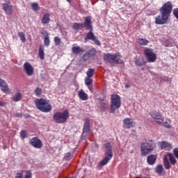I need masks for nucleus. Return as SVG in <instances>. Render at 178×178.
I'll list each match as a JSON object with an SVG mask.
<instances>
[{
    "instance_id": "obj_22",
    "label": "nucleus",
    "mask_w": 178,
    "mask_h": 178,
    "mask_svg": "<svg viewBox=\"0 0 178 178\" xmlns=\"http://www.w3.org/2000/svg\"><path fill=\"white\" fill-rule=\"evenodd\" d=\"M137 42L138 44H139V45H142V47H145V45H148V44L149 43V41H148V40L145 38H139L137 40Z\"/></svg>"
},
{
    "instance_id": "obj_39",
    "label": "nucleus",
    "mask_w": 178,
    "mask_h": 178,
    "mask_svg": "<svg viewBox=\"0 0 178 178\" xmlns=\"http://www.w3.org/2000/svg\"><path fill=\"white\" fill-rule=\"evenodd\" d=\"M42 92V90H41V88H37L35 90V95H37L38 97L41 95V92Z\"/></svg>"
},
{
    "instance_id": "obj_3",
    "label": "nucleus",
    "mask_w": 178,
    "mask_h": 178,
    "mask_svg": "<svg viewBox=\"0 0 178 178\" xmlns=\"http://www.w3.org/2000/svg\"><path fill=\"white\" fill-rule=\"evenodd\" d=\"M104 146L106 148L105 156L98 165L99 169H101L102 166L107 165V163L111 161V159H112V157L113 156V153L112 152V146L111 145V143H105Z\"/></svg>"
},
{
    "instance_id": "obj_35",
    "label": "nucleus",
    "mask_w": 178,
    "mask_h": 178,
    "mask_svg": "<svg viewBox=\"0 0 178 178\" xmlns=\"http://www.w3.org/2000/svg\"><path fill=\"white\" fill-rule=\"evenodd\" d=\"M44 44L46 47H49L50 40L48 35H45L44 38Z\"/></svg>"
},
{
    "instance_id": "obj_9",
    "label": "nucleus",
    "mask_w": 178,
    "mask_h": 178,
    "mask_svg": "<svg viewBox=\"0 0 178 178\" xmlns=\"http://www.w3.org/2000/svg\"><path fill=\"white\" fill-rule=\"evenodd\" d=\"M144 54L147 62L149 63H154L156 60V54L154 53L152 49H146L144 50Z\"/></svg>"
},
{
    "instance_id": "obj_8",
    "label": "nucleus",
    "mask_w": 178,
    "mask_h": 178,
    "mask_svg": "<svg viewBox=\"0 0 178 178\" xmlns=\"http://www.w3.org/2000/svg\"><path fill=\"white\" fill-rule=\"evenodd\" d=\"M150 116L152 119L154 120V122L157 123V124H163L165 120V118L162 115L161 111H152L150 113Z\"/></svg>"
},
{
    "instance_id": "obj_24",
    "label": "nucleus",
    "mask_w": 178,
    "mask_h": 178,
    "mask_svg": "<svg viewBox=\"0 0 178 178\" xmlns=\"http://www.w3.org/2000/svg\"><path fill=\"white\" fill-rule=\"evenodd\" d=\"M50 20H51V18L49 17V13H46V14L43 15V17L42 18V24H48V23H49Z\"/></svg>"
},
{
    "instance_id": "obj_16",
    "label": "nucleus",
    "mask_w": 178,
    "mask_h": 178,
    "mask_svg": "<svg viewBox=\"0 0 178 178\" xmlns=\"http://www.w3.org/2000/svg\"><path fill=\"white\" fill-rule=\"evenodd\" d=\"M2 6L6 15H12L13 13V6L10 5V3H4Z\"/></svg>"
},
{
    "instance_id": "obj_38",
    "label": "nucleus",
    "mask_w": 178,
    "mask_h": 178,
    "mask_svg": "<svg viewBox=\"0 0 178 178\" xmlns=\"http://www.w3.org/2000/svg\"><path fill=\"white\" fill-rule=\"evenodd\" d=\"M85 83L86 86H91L92 84V79L90 77H86L85 79Z\"/></svg>"
},
{
    "instance_id": "obj_27",
    "label": "nucleus",
    "mask_w": 178,
    "mask_h": 178,
    "mask_svg": "<svg viewBox=\"0 0 178 178\" xmlns=\"http://www.w3.org/2000/svg\"><path fill=\"white\" fill-rule=\"evenodd\" d=\"M156 172L159 176H163V175H165V171H163V167H162L161 165H158L156 168Z\"/></svg>"
},
{
    "instance_id": "obj_18",
    "label": "nucleus",
    "mask_w": 178,
    "mask_h": 178,
    "mask_svg": "<svg viewBox=\"0 0 178 178\" xmlns=\"http://www.w3.org/2000/svg\"><path fill=\"white\" fill-rule=\"evenodd\" d=\"M123 127H124V129H131L134 127V122L130 118H125L123 120Z\"/></svg>"
},
{
    "instance_id": "obj_44",
    "label": "nucleus",
    "mask_w": 178,
    "mask_h": 178,
    "mask_svg": "<svg viewBox=\"0 0 178 178\" xmlns=\"http://www.w3.org/2000/svg\"><path fill=\"white\" fill-rule=\"evenodd\" d=\"M173 154H174L175 158H177V159H178V147H175L173 149Z\"/></svg>"
},
{
    "instance_id": "obj_45",
    "label": "nucleus",
    "mask_w": 178,
    "mask_h": 178,
    "mask_svg": "<svg viewBox=\"0 0 178 178\" xmlns=\"http://www.w3.org/2000/svg\"><path fill=\"white\" fill-rule=\"evenodd\" d=\"M173 15L176 19L178 20V8H175L173 10Z\"/></svg>"
},
{
    "instance_id": "obj_4",
    "label": "nucleus",
    "mask_w": 178,
    "mask_h": 178,
    "mask_svg": "<svg viewBox=\"0 0 178 178\" xmlns=\"http://www.w3.org/2000/svg\"><path fill=\"white\" fill-rule=\"evenodd\" d=\"M111 99L110 113H115V111H116V109H119L122 106L120 96L118 95H111Z\"/></svg>"
},
{
    "instance_id": "obj_46",
    "label": "nucleus",
    "mask_w": 178,
    "mask_h": 178,
    "mask_svg": "<svg viewBox=\"0 0 178 178\" xmlns=\"http://www.w3.org/2000/svg\"><path fill=\"white\" fill-rule=\"evenodd\" d=\"M15 178H23V171L17 172L15 175Z\"/></svg>"
},
{
    "instance_id": "obj_32",
    "label": "nucleus",
    "mask_w": 178,
    "mask_h": 178,
    "mask_svg": "<svg viewBox=\"0 0 178 178\" xmlns=\"http://www.w3.org/2000/svg\"><path fill=\"white\" fill-rule=\"evenodd\" d=\"M72 29H74V30H76V31H79V30L83 29V24H79L77 22H75L72 25Z\"/></svg>"
},
{
    "instance_id": "obj_17",
    "label": "nucleus",
    "mask_w": 178,
    "mask_h": 178,
    "mask_svg": "<svg viewBox=\"0 0 178 178\" xmlns=\"http://www.w3.org/2000/svg\"><path fill=\"white\" fill-rule=\"evenodd\" d=\"M91 129H90V120L86 119L85 120V123L83 124V136H86L88 134H90V131Z\"/></svg>"
},
{
    "instance_id": "obj_50",
    "label": "nucleus",
    "mask_w": 178,
    "mask_h": 178,
    "mask_svg": "<svg viewBox=\"0 0 178 178\" xmlns=\"http://www.w3.org/2000/svg\"><path fill=\"white\" fill-rule=\"evenodd\" d=\"M88 90H90V92H92V86H90H90H88Z\"/></svg>"
},
{
    "instance_id": "obj_21",
    "label": "nucleus",
    "mask_w": 178,
    "mask_h": 178,
    "mask_svg": "<svg viewBox=\"0 0 178 178\" xmlns=\"http://www.w3.org/2000/svg\"><path fill=\"white\" fill-rule=\"evenodd\" d=\"M165 156H167V159L169 161L170 159V162L171 163V165H175L176 164V158H175V156H173V154L172 153H169L166 155H165Z\"/></svg>"
},
{
    "instance_id": "obj_33",
    "label": "nucleus",
    "mask_w": 178,
    "mask_h": 178,
    "mask_svg": "<svg viewBox=\"0 0 178 178\" xmlns=\"http://www.w3.org/2000/svg\"><path fill=\"white\" fill-rule=\"evenodd\" d=\"M31 5L33 10H34L35 12H38V10H40V6H38V3H31Z\"/></svg>"
},
{
    "instance_id": "obj_13",
    "label": "nucleus",
    "mask_w": 178,
    "mask_h": 178,
    "mask_svg": "<svg viewBox=\"0 0 178 178\" xmlns=\"http://www.w3.org/2000/svg\"><path fill=\"white\" fill-rule=\"evenodd\" d=\"M168 19H169V17L161 14V15H158L155 18V24H166L168 23Z\"/></svg>"
},
{
    "instance_id": "obj_15",
    "label": "nucleus",
    "mask_w": 178,
    "mask_h": 178,
    "mask_svg": "<svg viewBox=\"0 0 178 178\" xmlns=\"http://www.w3.org/2000/svg\"><path fill=\"white\" fill-rule=\"evenodd\" d=\"M0 88L1 91L5 94H10V89H9V86H8V83L3 81V79H0Z\"/></svg>"
},
{
    "instance_id": "obj_23",
    "label": "nucleus",
    "mask_w": 178,
    "mask_h": 178,
    "mask_svg": "<svg viewBox=\"0 0 178 178\" xmlns=\"http://www.w3.org/2000/svg\"><path fill=\"white\" fill-rule=\"evenodd\" d=\"M78 95L82 101H87L88 99V95L84 92V90H80Z\"/></svg>"
},
{
    "instance_id": "obj_14",
    "label": "nucleus",
    "mask_w": 178,
    "mask_h": 178,
    "mask_svg": "<svg viewBox=\"0 0 178 178\" xmlns=\"http://www.w3.org/2000/svg\"><path fill=\"white\" fill-rule=\"evenodd\" d=\"M158 145L161 149H165V151H170L173 147L168 141H160L158 142Z\"/></svg>"
},
{
    "instance_id": "obj_51",
    "label": "nucleus",
    "mask_w": 178,
    "mask_h": 178,
    "mask_svg": "<svg viewBox=\"0 0 178 178\" xmlns=\"http://www.w3.org/2000/svg\"><path fill=\"white\" fill-rule=\"evenodd\" d=\"M3 105H5V102H0V106H3Z\"/></svg>"
},
{
    "instance_id": "obj_29",
    "label": "nucleus",
    "mask_w": 178,
    "mask_h": 178,
    "mask_svg": "<svg viewBox=\"0 0 178 178\" xmlns=\"http://www.w3.org/2000/svg\"><path fill=\"white\" fill-rule=\"evenodd\" d=\"M135 63L137 65V66H143L147 63V61H145L143 58H136Z\"/></svg>"
},
{
    "instance_id": "obj_37",
    "label": "nucleus",
    "mask_w": 178,
    "mask_h": 178,
    "mask_svg": "<svg viewBox=\"0 0 178 178\" xmlns=\"http://www.w3.org/2000/svg\"><path fill=\"white\" fill-rule=\"evenodd\" d=\"M54 43L56 46L60 45L62 43V40H60L59 37L56 36L54 38Z\"/></svg>"
},
{
    "instance_id": "obj_28",
    "label": "nucleus",
    "mask_w": 178,
    "mask_h": 178,
    "mask_svg": "<svg viewBox=\"0 0 178 178\" xmlns=\"http://www.w3.org/2000/svg\"><path fill=\"white\" fill-rule=\"evenodd\" d=\"M44 46L40 45L39 48V58L42 60H44V58L45 57V54L44 53Z\"/></svg>"
},
{
    "instance_id": "obj_31",
    "label": "nucleus",
    "mask_w": 178,
    "mask_h": 178,
    "mask_svg": "<svg viewBox=\"0 0 178 178\" xmlns=\"http://www.w3.org/2000/svg\"><path fill=\"white\" fill-rule=\"evenodd\" d=\"M163 163L165 169H170V163L168 159V156H164Z\"/></svg>"
},
{
    "instance_id": "obj_19",
    "label": "nucleus",
    "mask_w": 178,
    "mask_h": 178,
    "mask_svg": "<svg viewBox=\"0 0 178 178\" xmlns=\"http://www.w3.org/2000/svg\"><path fill=\"white\" fill-rule=\"evenodd\" d=\"M83 25V29L86 28L87 30H92V25H91V17L88 16L85 18V22Z\"/></svg>"
},
{
    "instance_id": "obj_1",
    "label": "nucleus",
    "mask_w": 178,
    "mask_h": 178,
    "mask_svg": "<svg viewBox=\"0 0 178 178\" xmlns=\"http://www.w3.org/2000/svg\"><path fill=\"white\" fill-rule=\"evenodd\" d=\"M156 144L154 140H149L147 142L143 143L140 145V152L142 156H147L155 149Z\"/></svg>"
},
{
    "instance_id": "obj_52",
    "label": "nucleus",
    "mask_w": 178,
    "mask_h": 178,
    "mask_svg": "<svg viewBox=\"0 0 178 178\" xmlns=\"http://www.w3.org/2000/svg\"><path fill=\"white\" fill-rule=\"evenodd\" d=\"M129 87H130V86L129 85V83H126V84H125V88H129Z\"/></svg>"
},
{
    "instance_id": "obj_34",
    "label": "nucleus",
    "mask_w": 178,
    "mask_h": 178,
    "mask_svg": "<svg viewBox=\"0 0 178 178\" xmlns=\"http://www.w3.org/2000/svg\"><path fill=\"white\" fill-rule=\"evenodd\" d=\"M18 35L22 42H26V36L23 32H19Z\"/></svg>"
},
{
    "instance_id": "obj_6",
    "label": "nucleus",
    "mask_w": 178,
    "mask_h": 178,
    "mask_svg": "<svg viewBox=\"0 0 178 178\" xmlns=\"http://www.w3.org/2000/svg\"><path fill=\"white\" fill-rule=\"evenodd\" d=\"M120 58H122V56H120L118 53L115 54H105L104 56V59L106 60V62L115 65H118V63H119Z\"/></svg>"
},
{
    "instance_id": "obj_2",
    "label": "nucleus",
    "mask_w": 178,
    "mask_h": 178,
    "mask_svg": "<svg viewBox=\"0 0 178 178\" xmlns=\"http://www.w3.org/2000/svg\"><path fill=\"white\" fill-rule=\"evenodd\" d=\"M35 105L41 112L48 113L52 111V106L49 104V101L44 99H38L35 101Z\"/></svg>"
},
{
    "instance_id": "obj_20",
    "label": "nucleus",
    "mask_w": 178,
    "mask_h": 178,
    "mask_svg": "<svg viewBox=\"0 0 178 178\" xmlns=\"http://www.w3.org/2000/svg\"><path fill=\"white\" fill-rule=\"evenodd\" d=\"M147 161L149 165H154L156 162V155L152 154L147 156Z\"/></svg>"
},
{
    "instance_id": "obj_47",
    "label": "nucleus",
    "mask_w": 178,
    "mask_h": 178,
    "mask_svg": "<svg viewBox=\"0 0 178 178\" xmlns=\"http://www.w3.org/2000/svg\"><path fill=\"white\" fill-rule=\"evenodd\" d=\"M70 153H67V154H65V159H69V158H70Z\"/></svg>"
},
{
    "instance_id": "obj_26",
    "label": "nucleus",
    "mask_w": 178,
    "mask_h": 178,
    "mask_svg": "<svg viewBox=\"0 0 178 178\" xmlns=\"http://www.w3.org/2000/svg\"><path fill=\"white\" fill-rule=\"evenodd\" d=\"M72 51L73 54H75L76 55L77 54H81V52H85L84 49H81L79 46H75L72 48Z\"/></svg>"
},
{
    "instance_id": "obj_7",
    "label": "nucleus",
    "mask_w": 178,
    "mask_h": 178,
    "mask_svg": "<svg viewBox=\"0 0 178 178\" xmlns=\"http://www.w3.org/2000/svg\"><path fill=\"white\" fill-rule=\"evenodd\" d=\"M173 9V4H172L171 1L166 2L160 9L161 15H164L169 17L170 16V13H172V10Z\"/></svg>"
},
{
    "instance_id": "obj_36",
    "label": "nucleus",
    "mask_w": 178,
    "mask_h": 178,
    "mask_svg": "<svg viewBox=\"0 0 178 178\" xmlns=\"http://www.w3.org/2000/svg\"><path fill=\"white\" fill-rule=\"evenodd\" d=\"M86 74H87V76L89 78L92 77V76L94 75V70L89 68L86 72Z\"/></svg>"
},
{
    "instance_id": "obj_5",
    "label": "nucleus",
    "mask_w": 178,
    "mask_h": 178,
    "mask_svg": "<svg viewBox=\"0 0 178 178\" xmlns=\"http://www.w3.org/2000/svg\"><path fill=\"white\" fill-rule=\"evenodd\" d=\"M53 119L56 123H65L69 119V111L65 110L63 112H57L54 115Z\"/></svg>"
},
{
    "instance_id": "obj_42",
    "label": "nucleus",
    "mask_w": 178,
    "mask_h": 178,
    "mask_svg": "<svg viewBox=\"0 0 178 178\" xmlns=\"http://www.w3.org/2000/svg\"><path fill=\"white\" fill-rule=\"evenodd\" d=\"M26 175L24 176V178H31V177H33V175L31 174V172L26 171Z\"/></svg>"
},
{
    "instance_id": "obj_10",
    "label": "nucleus",
    "mask_w": 178,
    "mask_h": 178,
    "mask_svg": "<svg viewBox=\"0 0 178 178\" xmlns=\"http://www.w3.org/2000/svg\"><path fill=\"white\" fill-rule=\"evenodd\" d=\"M88 40H91V41H94L96 45H101V42H99L97 37L95 36L94 33H92V30H90V31L87 33L86 38H85V42H87Z\"/></svg>"
},
{
    "instance_id": "obj_53",
    "label": "nucleus",
    "mask_w": 178,
    "mask_h": 178,
    "mask_svg": "<svg viewBox=\"0 0 178 178\" xmlns=\"http://www.w3.org/2000/svg\"><path fill=\"white\" fill-rule=\"evenodd\" d=\"M67 2H71V1L70 0H67Z\"/></svg>"
},
{
    "instance_id": "obj_40",
    "label": "nucleus",
    "mask_w": 178,
    "mask_h": 178,
    "mask_svg": "<svg viewBox=\"0 0 178 178\" xmlns=\"http://www.w3.org/2000/svg\"><path fill=\"white\" fill-rule=\"evenodd\" d=\"M160 125L161 126H164V127H166V129H171L172 128V125L168 124V122H163V124H161Z\"/></svg>"
},
{
    "instance_id": "obj_43",
    "label": "nucleus",
    "mask_w": 178,
    "mask_h": 178,
    "mask_svg": "<svg viewBox=\"0 0 178 178\" xmlns=\"http://www.w3.org/2000/svg\"><path fill=\"white\" fill-rule=\"evenodd\" d=\"M90 52H86L83 56V58L85 60H87L89 58H90Z\"/></svg>"
},
{
    "instance_id": "obj_54",
    "label": "nucleus",
    "mask_w": 178,
    "mask_h": 178,
    "mask_svg": "<svg viewBox=\"0 0 178 178\" xmlns=\"http://www.w3.org/2000/svg\"><path fill=\"white\" fill-rule=\"evenodd\" d=\"M1 79L0 78V80H1Z\"/></svg>"
},
{
    "instance_id": "obj_11",
    "label": "nucleus",
    "mask_w": 178,
    "mask_h": 178,
    "mask_svg": "<svg viewBox=\"0 0 178 178\" xmlns=\"http://www.w3.org/2000/svg\"><path fill=\"white\" fill-rule=\"evenodd\" d=\"M24 70L27 76H33L34 74V67L29 62L24 64Z\"/></svg>"
},
{
    "instance_id": "obj_48",
    "label": "nucleus",
    "mask_w": 178,
    "mask_h": 178,
    "mask_svg": "<svg viewBox=\"0 0 178 178\" xmlns=\"http://www.w3.org/2000/svg\"><path fill=\"white\" fill-rule=\"evenodd\" d=\"M101 106H102V109H105L106 108V104L102 103Z\"/></svg>"
},
{
    "instance_id": "obj_41",
    "label": "nucleus",
    "mask_w": 178,
    "mask_h": 178,
    "mask_svg": "<svg viewBox=\"0 0 178 178\" xmlns=\"http://www.w3.org/2000/svg\"><path fill=\"white\" fill-rule=\"evenodd\" d=\"M20 136H21L22 138H26V137H27V131H21Z\"/></svg>"
},
{
    "instance_id": "obj_25",
    "label": "nucleus",
    "mask_w": 178,
    "mask_h": 178,
    "mask_svg": "<svg viewBox=\"0 0 178 178\" xmlns=\"http://www.w3.org/2000/svg\"><path fill=\"white\" fill-rule=\"evenodd\" d=\"M175 41L172 40H164L163 41V45L164 47H175Z\"/></svg>"
},
{
    "instance_id": "obj_12",
    "label": "nucleus",
    "mask_w": 178,
    "mask_h": 178,
    "mask_svg": "<svg viewBox=\"0 0 178 178\" xmlns=\"http://www.w3.org/2000/svg\"><path fill=\"white\" fill-rule=\"evenodd\" d=\"M30 144L32 147H34V148H37L38 149L42 148V142L36 137H33L30 140Z\"/></svg>"
},
{
    "instance_id": "obj_49",
    "label": "nucleus",
    "mask_w": 178,
    "mask_h": 178,
    "mask_svg": "<svg viewBox=\"0 0 178 178\" xmlns=\"http://www.w3.org/2000/svg\"><path fill=\"white\" fill-rule=\"evenodd\" d=\"M42 34H44V35H47L48 36V32L47 31H43L42 32Z\"/></svg>"
},
{
    "instance_id": "obj_30",
    "label": "nucleus",
    "mask_w": 178,
    "mask_h": 178,
    "mask_svg": "<svg viewBox=\"0 0 178 178\" xmlns=\"http://www.w3.org/2000/svg\"><path fill=\"white\" fill-rule=\"evenodd\" d=\"M22 99V93L20 92H17L15 96L13 97V101L17 102Z\"/></svg>"
}]
</instances>
